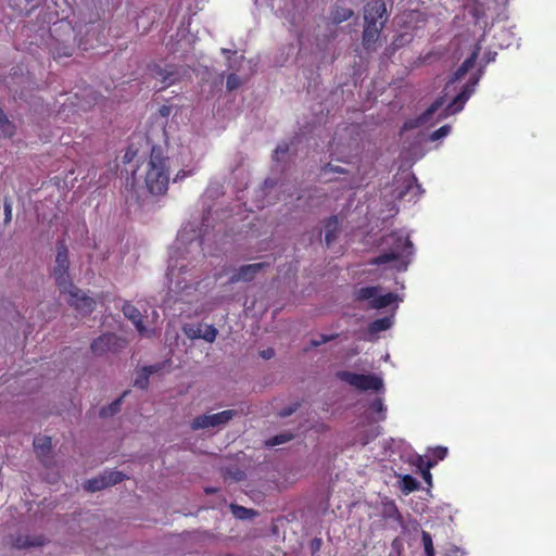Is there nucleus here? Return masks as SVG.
<instances>
[{
    "label": "nucleus",
    "mask_w": 556,
    "mask_h": 556,
    "mask_svg": "<svg viewBox=\"0 0 556 556\" xmlns=\"http://www.w3.org/2000/svg\"><path fill=\"white\" fill-rule=\"evenodd\" d=\"M315 541H316L315 546H318L319 540H315Z\"/></svg>",
    "instance_id": "51"
},
{
    "label": "nucleus",
    "mask_w": 556,
    "mask_h": 556,
    "mask_svg": "<svg viewBox=\"0 0 556 556\" xmlns=\"http://www.w3.org/2000/svg\"><path fill=\"white\" fill-rule=\"evenodd\" d=\"M104 477L108 483V486L115 485L119 482H122L126 476L122 471L112 470V471H105Z\"/></svg>",
    "instance_id": "30"
},
{
    "label": "nucleus",
    "mask_w": 556,
    "mask_h": 556,
    "mask_svg": "<svg viewBox=\"0 0 556 556\" xmlns=\"http://www.w3.org/2000/svg\"><path fill=\"white\" fill-rule=\"evenodd\" d=\"M387 23V17L379 24H364L362 45L365 50L371 51L376 49V43L380 38L381 31Z\"/></svg>",
    "instance_id": "9"
},
{
    "label": "nucleus",
    "mask_w": 556,
    "mask_h": 556,
    "mask_svg": "<svg viewBox=\"0 0 556 556\" xmlns=\"http://www.w3.org/2000/svg\"><path fill=\"white\" fill-rule=\"evenodd\" d=\"M127 342L115 333H104L94 339L90 349L96 355H103L108 352L117 353L125 349Z\"/></svg>",
    "instance_id": "6"
},
{
    "label": "nucleus",
    "mask_w": 556,
    "mask_h": 556,
    "mask_svg": "<svg viewBox=\"0 0 556 556\" xmlns=\"http://www.w3.org/2000/svg\"><path fill=\"white\" fill-rule=\"evenodd\" d=\"M217 329L213 325H208L205 327L204 330H202L201 339L205 340L206 342H214L217 337Z\"/></svg>",
    "instance_id": "33"
},
{
    "label": "nucleus",
    "mask_w": 556,
    "mask_h": 556,
    "mask_svg": "<svg viewBox=\"0 0 556 556\" xmlns=\"http://www.w3.org/2000/svg\"><path fill=\"white\" fill-rule=\"evenodd\" d=\"M34 448L37 456L45 462V457L49 456L51 451V438L47 435L37 437L34 439Z\"/></svg>",
    "instance_id": "17"
},
{
    "label": "nucleus",
    "mask_w": 556,
    "mask_h": 556,
    "mask_svg": "<svg viewBox=\"0 0 556 556\" xmlns=\"http://www.w3.org/2000/svg\"><path fill=\"white\" fill-rule=\"evenodd\" d=\"M51 49H52L53 59L58 60L61 58L72 56L74 53L75 47L73 43L56 42L54 46H52Z\"/></svg>",
    "instance_id": "20"
},
{
    "label": "nucleus",
    "mask_w": 556,
    "mask_h": 556,
    "mask_svg": "<svg viewBox=\"0 0 556 556\" xmlns=\"http://www.w3.org/2000/svg\"><path fill=\"white\" fill-rule=\"evenodd\" d=\"M450 131H451V126H448V125H443V126H441L440 128H438L437 130H434V131L431 134L430 138H431V140H433V141H434V140H439V139H441V138L445 137Z\"/></svg>",
    "instance_id": "37"
},
{
    "label": "nucleus",
    "mask_w": 556,
    "mask_h": 556,
    "mask_svg": "<svg viewBox=\"0 0 556 556\" xmlns=\"http://www.w3.org/2000/svg\"><path fill=\"white\" fill-rule=\"evenodd\" d=\"M128 393L129 391H125L118 399L113 401L110 405L102 407L100 409V417L106 418L119 412L122 401Z\"/></svg>",
    "instance_id": "22"
},
{
    "label": "nucleus",
    "mask_w": 556,
    "mask_h": 556,
    "mask_svg": "<svg viewBox=\"0 0 556 556\" xmlns=\"http://www.w3.org/2000/svg\"><path fill=\"white\" fill-rule=\"evenodd\" d=\"M242 476H243V472H242V471H238V472L233 476V479H236V480H241V479H242Z\"/></svg>",
    "instance_id": "49"
},
{
    "label": "nucleus",
    "mask_w": 556,
    "mask_h": 556,
    "mask_svg": "<svg viewBox=\"0 0 556 556\" xmlns=\"http://www.w3.org/2000/svg\"><path fill=\"white\" fill-rule=\"evenodd\" d=\"M289 151V146L287 143L279 144L275 149V157L278 160L279 154H286Z\"/></svg>",
    "instance_id": "41"
},
{
    "label": "nucleus",
    "mask_w": 556,
    "mask_h": 556,
    "mask_svg": "<svg viewBox=\"0 0 556 556\" xmlns=\"http://www.w3.org/2000/svg\"><path fill=\"white\" fill-rule=\"evenodd\" d=\"M447 455V448L444 446H437L432 450V456L437 460H443Z\"/></svg>",
    "instance_id": "38"
},
{
    "label": "nucleus",
    "mask_w": 556,
    "mask_h": 556,
    "mask_svg": "<svg viewBox=\"0 0 556 556\" xmlns=\"http://www.w3.org/2000/svg\"><path fill=\"white\" fill-rule=\"evenodd\" d=\"M298 408V405H294V406H289V407H285L280 413L279 415L281 417H288L290 415H292Z\"/></svg>",
    "instance_id": "44"
},
{
    "label": "nucleus",
    "mask_w": 556,
    "mask_h": 556,
    "mask_svg": "<svg viewBox=\"0 0 556 556\" xmlns=\"http://www.w3.org/2000/svg\"><path fill=\"white\" fill-rule=\"evenodd\" d=\"M477 84L476 79H472L470 83L466 84L462 91L453 99V101L446 106L445 116L458 113L463 110L465 103L471 97L475 86Z\"/></svg>",
    "instance_id": "10"
},
{
    "label": "nucleus",
    "mask_w": 556,
    "mask_h": 556,
    "mask_svg": "<svg viewBox=\"0 0 556 556\" xmlns=\"http://www.w3.org/2000/svg\"><path fill=\"white\" fill-rule=\"evenodd\" d=\"M269 266L268 263H254L240 266L230 277V282L238 281H252L254 277L265 267Z\"/></svg>",
    "instance_id": "11"
},
{
    "label": "nucleus",
    "mask_w": 556,
    "mask_h": 556,
    "mask_svg": "<svg viewBox=\"0 0 556 556\" xmlns=\"http://www.w3.org/2000/svg\"><path fill=\"white\" fill-rule=\"evenodd\" d=\"M150 376L148 372L143 369V367L137 371V376L134 381V386L141 389L147 390L149 387Z\"/></svg>",
    "instance_id": "28"
},
{
    "label": "nucleus",
    "mask_w": 556,
    "mask_h": 556,
    "mask_svg": "<svg viewBox=\"0 0 556 556\" xmlns=\"http://www.w3.org/2000/svg\"><path fill=\"white\" fill-rule=\"evenodd\" d=\"M164 364L159 363L154 365L143 366V369L148 372L149 376L159 372L161 369H163Z\"/></svg>",
    "instance_id": "40"
},
{
    "label": "nucleus",
    "mask_w": 556,
    "mask_h": 556,
    "mask_svg": "<svg viewBox=\"0 0 556 556\" xmlns=\"http://www.w3.org/2000/svg\"><path fill=\"white\" fill-rule=\"evenodd\" d=\"M84 488L89 492H97L108 488L104 473L100 475L99 477L87 480L86 483L84 484Z\"/></svg>",
    "instance_id": "23"
},
{
    "label": "nucleus",
    "mask_w": 556,
    "mask_h": 556,
    "mask_svg": "<svg viewBox=\"0 0 556 556\" xmlns=\"http://www.w3.org/2000/svg\"><path fill=\"white\" fill-rule=\"evenodd\" d=\"M236 415L237 412L235 409H226L212 415H201L192 420L191 428L193 430H199L223 426L229 422Z\"/></svg>",
    "instance_id": "7"
},
{
    "label": "nucleus",
    "mask_w": 556,
    "mask_h": 556,
    "mask_svg": "<svg viewBox=\"0 0 556 556\" xmlns=\"http://www.w3.org/2000/svg\"><path fill=\"white\" fill-rule=\"evenodd\" d=\"M261 356L263 358H265V359H269V358H271L274 356V350L273 349H267V350H265V351H263L261 353Z\"/></svg>",
    "instance_id": "47"
},
{
    "label": "nucleus",
    "mask_w": 556,
    "mask_h": 556,
    "mask_svg": "<svg viewBox=\"0 0 556 556\" xmlns=\"http://www.w3.org/2000/svg\"><path fill=\"white\" fill-rule=\"evenodd\" d=\"M122 312L127 319L132 321L136 330L141 336L147 334L148 330L143 324L142 315H141L140 311L135 305H132L130 302H125L122 307Z\"/></svg>",
    "instance_id": "13"
},
{
    "label": "nucleus",
    "mask_w": 556,
    "mask_h": 556,
    "mask_svg": "<svg viewBox=\"0 0 556 556\" xmlns=\"http://www.w3.org/2000/svg\"><path fill=\"white\" fill-rule=\"evenodd\" d=\"M321 173L324 175H328V174H348L349 170L344 167H341V166H336V165H332L330 163L324 165L321 167Z\"/></svg>",
    "instance_id": "35"
},
{
    "label": "nucleus",
    "mask_w": 556,
    "mask_h": 556,
    "mask_svg": "<svg viewBox=\"0 0 556 556\" xmlns=\"http://www.w3.org/2000/svg\"><path fill=\"white\" fill-rule=\"evenodd\" d=\"M182 331L191 340L201 339L202 325L201 324H186L182 327Z\"/></svg>",
    "instance_id": "25"
},
{
    "label": "nucleus",
    "mask_w": 556,
    "mask_h": 556,
    "mask_svg": "<svg viewBox=\"0 0 556 556\" xmlns=\"http://www.w3.org/2000/svg\"><path fill=\"white\" fill-rule=\"evenodd\" d=\"M336 337H337V336H329V337H328V336L321 334V336H320V340H319V341H313V342H312V344H313L314 346H318V345H320V344H323V343H326V342H328V341H330V340L334 339Z\"/></svg>",
    "instance_id": "45"
},
{
    "label": "nucleus",
    "mask_w": 556,
    "mask_h": 556,
    "mask_svg": "<svg viewBox=\"0 0 556 556\" xmlns=\"http://www.w3.org/2000/svg\"><path fill=\"white\" fill-rule=\"evenodd\" d=\"M421 542L424 545L426 556H434L435 552H434V547H433L432 536L429 532H427V531L421 532Z\"/></svg>",
    "instance_id": "31"
},
{
    "label": "nucleus",
    "mask_w": 556,
    "mask_h": 556,
    "mask_svg": "<svg viewBox=\"0 0 556 556\" xmlns=\"http://www.w3.org/2000/svg\"><path fill=\"white\" fill-rule=\"evenodd\" d=\"M204 491L206 494H214L217 492V489L216 488H205Z\"/></svg>",
    "instance_id": "48"
},
{
    "label": "nucleus",
    "mask_w": 556,
    "mask_h": 556,
    "mask_svg": "<svg viewBox=\"0 0 556 556\" xmlns=\"http://www.w3.org/2000/svg\"><path fill=\"white\" fill-rule=\"evenodd\" d=\"M386 17L388 14L383 0H371L364 7V24H379Z\"/></svg>",
    "instance_id": "8"
},
{
    "label": "nucleus",
    "mask_w": 556,
    "mask_h": 556,
    "mask_svg": "<svg viewBox=\"0 0 556 556\" xmlns=\"http://www.w3.org/2000/svg\"><path fill=\"white\" fill-rule=\"evenodd\" d=\"M240 85H241V79L237 74L231 73L228 75L227 81H226V86H227L228 90H235V89L239 88Z\"/></svg>",
    "instance_id": "36"
},
{
    "label": "nucleus",
    "mask_w": 556,
    "mask_h": 556,
    "mask_svg": "<svg viewBox=\"0 0 556 556\" xmlns=\"http://www.w3.org/2000/svg\"><path fill=\"white\" fill-rule=\"evenodd\" d=\"M144 186L152 195H165L170 181V164L166 151L161 146H153L146 164Z\"/></svg>",
    "instance_id": "2"
},
{
    "label": "nucleus",
    "mask_w": 556,
    "mask_h": 556,
    "mask_svg": "<svg viewBox=\"0 0 556 556\" xmlns=\"http://www.w3.org/2000/svg\"><path fill=\"white\" fill-rule=\"evenodd\" d=\"M392 324L393 320L390 316L377 318L368 325V333L371 336L378 334L379 332L390 329Z\"/></svg>",
    "instance_id": "18"
},
{
    "label": "nucleus",
    "mask_w": 556,
    "mask_h": 556,
    "mask_svg": "<svg viewBox=\"0 0 556 556\" xmlns=\"http://www.w3.org/2000/svg\"><path fill=\"white\" fill-rule=\"evenodd\" d=\"M476 59L477 53H472L469 58H467L454 73L452 81L462 79L466 75V73L473 67Z\"/></svg>",
    "instance_id": "21"
},
{
    "label": "nucleus",
    "mask_w": 556,
    "mask_h": 556,
    "mask_svg": "<svg viewBox=\"0 0 556 556\" xmlns=\"http://www.w3.org/2000/svg\"><path fill=\"white\" fill-rule=\"evenodd\" d=\"M0 129L7 137H12L14 134V125L9 121L4 111L0 108Z\"/></svg>",
    "instance_id": "26"
},
{
    "label": "nucleus",
    "mask_w": 556,
    "mask_h": 556,
    "mask_svg": "<svg viewBox=\"0 0 556 556\" xmlns=\"http://www.w3.org/2000/svg\"><path fill=\"white\" fill-rule=\"evenodd\" d=\"M153 75L159 79L164 87H168L177 83L180 78L179 70L176 65H166L162 67L160 65L154 66Z\"/></svg>",
    "instance_id": "12"
},
{
    "label": "nucleus",
    "mask_w": 556,
    "mask_h": 556,
    "mask_svg": "<svg viewBox=\"0 0 556 556\" xmlns=\"http://www.w3.org/2000/svg\"><path fill=\"white\" fill-rule=\"evenodd\" d=\"M434 465H435V462H432V460L425 462L421 457H419L418 467L420 469V472H421V476H422L424 480L428 484H431L430 468L433 467Z\"/></svg>",
    "instance_id": "27"
},
{
    "label": "nucleus",
    "mask_w": 556,
    "mask_h": 556,
    "mask_svg": "<svg viewBox=\"0 0 556 556\" xmlns=\"http://www.w3.org/2000/svg\"><path fill=\"white\" fill-rule=\"evenodd\" d=\"M315 541H316L315 546H318L319 540H315Z\"/></svg>",
    "instance_id": "50"
},
{
    "label": "nucleus",
    "mask_w": 556,
    "mask_h": 556,
    "mask_svg": "<svg viewBox=\"0 0 556 556\" xmlns=\"http://www.w3.org/2000/svg\"><path fill=\"white\" fill-rule=\"evenodd\" d=\"M47 539L42 534L38 535H18L14 542L13 546L16 548H27V547H38L45 545Z\"/></svg>",
    "instance_id": "15"
},
{
    "label": "nucleus",
    "mask_w": 556,
    "mask_h": 556,
    "mask_svg": "<svg viewBox=\"0 0 556 556\" xmlns=\"http://www.w3.org/2000/svg\"><path fill=\"white\" fill-rule=\"evenodd\" d=\"M419 482L410 475H405L402 478V489L406 493L414 492L418 490Z\"/></svg>",
    "instance_id": "29"
},
{
    "label": "nucleus",
    "mask_w": 556,
    "mask_h": 556,
    "mask_svg": "<svg viewBox=\"0 0 556 556\" xmlns=\"http://www.w3.org/2000/svg\"><path fill=\"white\" fill-rule=\"evenodd\" d=\"M189 175H190V172H187V170L180 169V170L175 175V177H174L173 181H174V182L181 181V180H184L185 178H187Z\"/></svg>",
    "instance_id": "43"
},
{
    "label": "nucleus",
    "mask_w": 556,
    "mask_h": 556,
    "mask_svg": "<svg viewBox=\"0 0 556 556\" xmlns=\"http://www.w3.org/2000/svg\"><path fill=\"white\" fill-rule=\"evenodd\" d=\"M353 15L354 12L352 9L343 8L340 5H334L330 13L331 21L336 25L350 20Z\"/></svg>",
    "instance_id": "19"
},
{
    "label": "nucleus",
    "mask_w": 556,
    "mask_h": 556,
    "mask_svg": "<svg viewBox=\"0 0 556 556\" xmlns=\"http://www.w3.org/2000/svg\"><path fill=\"white\" fill-rule=\"evenodd\" d=\"M369 407L374 413L380 414V417H379L380 420H383L386 418V415H384L386 407H384L382 399H380V397L375 399L371 402Z\"/></svg>",
    "instance_id": "32"
},
{
    "label": "nucleus",
    "mask_w": 556,
    "mask_h": 556,
    "mask_svg": "<svg viewBox=\"0 0 556 556\" xmlns=\"http://www.w3.org/2000/svg\"><path fill=\"white\" fill-rule=\"evenodd\" d=\"M382 244L387 251L371 258L368 264L380 266L394 262L399 270H406L414 254V245L409 237L401 231H391L382 238Z\"/></svg>",
    "instance_id": "3"
},
{
    "label": "nucleus",
    "mask_w": 556,
    "mask_h": 556,
    "mask_svg": "<svg viewBox=\"0 0 556 556\" xmlns=\"http://www.w3.org/2000/svg\"><path fill=\"white\" fill-rule=\"evenodd\" d=\"M337 377L361 391H379L383 387L382 379L370 374L364 375L342 370L337 374Z\"/></svg>",
    "instance_id": "4"
},
{
    "label": "nucleus",
    "mask_w": 556,
    "mask_h": 556,
    "mask_svg": "<svg viewBox=\"0 0 556 556\" xmlns=\"http://www.w3.org/2000/svg\"><path fill=\"white\" fill-rule=\"evenodd\" d=\"M3 208H4V224H9L12 219V203L8 198L4 199Z\"/></svg>",
    "instance_id": "39"
},
{
    "label": "nucleus",
    "mask_w": 556,
    "mask_h": 556,
    "mask_svg": "<svg viewBox=\"0 0 556 556\" xmlns=\"http://www.w3.org/2000/svg\"><path fill=\"white\" fill-rule=\"evenodd\" d=\"M230 509H231V513L233 514V516L238 519H250L257 515V513L255 510L237 505V504H231Z\"/></svg>",
    "instance_id": "24"
},
{
    "label": "nucleus",
    "mask_w": 556,
    "mask_h": 556,
    "mask_svg": "<svg viewBox=\"0 0 556 556\" xmlns=\"http://www.w3.org/2000/svg\"><path fill=\"white\" fill-rule=\"evenodd\" d=\"M325 243L329 247L336 239L339 232V220L336 215L328 217L325 220Z\"/></svg>",
    "instance_id": "16"
},
{
    "label": "nucleus",
    "mask_w": 556,
    "mask_h": 556,
    "mask_svg": "<svg viewBox=\"0 0 556 556\" xmlns=\"http://www.w3.org/2000/svg\"><path fill=\"white\" fill-rule=\"evenodd\" d=\"M70 260L66 245L58 247L53 276L55 283L62 294L68 295L67 303L83 314H90L94 309L96 301L84 294L70 277Z\"/></svg>",
    "instance_id": "1"
},
{
    "label": "nucleus",
    "mask_w": 556,
    "mask_h": 556,
    "mask_svg": "<svg viewBox=\"0 0 556 556\" xmlns=\"http://www.w3.org/2000/svg\"><path fill=\"white\" fill-rule=\"evenodd\" d=\"M443 103H444L443 97L438 98L415 121L406 122L404 127L406 129H408V128L418 127V126H421V125L428 123L432 118L433 114L443 105Z\"/></svg>",
    "instance_id": "14"
},
{
    "label": "nucleus",
    "mask_w": 556,
    "mask_h": 556,
    "mask_svg": "<svg viewBox=\"0 0 556 556\" xmlns=\"http://www.w3.org/2000/svg\"><path fill=\"white\" fill-rule=\"evenodd\" d=\"M379 291L380 287L378 286L359 288L355 292V300L369 301V307L375 309L388 307L396 300V294L389 292L387 294L379 295Z\"/></svg>",
    "instance_id": "5"
},
{
    "label": "nucleus",
    "mask_w": 556,
    "mask_h": 556,
    "mask_svg": "<svg viewBox=\"0 0 556 556\" xmlns=\"http://www.w3.org/2000/svg\"><path fill=\"white\" fill-rule=\"evenodd\" d=\"M172 108L168 105H162L159 110L163 117H167L170 114Z\"/></svg>",
    "instance_id": "46"
},
{
    "label": "nucleus",
    "mask_w": 556,
    "mask_h": 556,
    "mask_svg": "<svg viewBox=\"0 0 556 556\" xmlns=\"http://www.w3.org/2000/svg\"><path fill=\"white\" fill-rule=\"evenodd\" d=\"M292 438H293L292 434H287V433L277 434V435H274L273 438H270L266 442V444L269 446H276V445H280L282 443L289 442Z\"/></svg>",
    "instance_id": "34"
},
{
    "label": "nucleus",
    "mask_w": 556,
    "mask_h": 556,
    "mask_svg": "<svg viewBox=\"0 0 556 556\" xmlns=\"http://www.w3.org/2000/svg\"><path fill=\"white\" fill-rule=\"evenodd\" d=\"M136 155V151H134L131 148H128L127 151L125 152L124 156H123V162L124 163H129L132 161V159L135 157Z\"/></svg>",
    "instance_id": "42"
}]
</instances>
